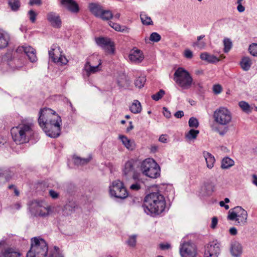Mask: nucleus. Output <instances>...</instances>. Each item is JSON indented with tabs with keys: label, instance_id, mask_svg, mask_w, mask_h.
I'll return each mask as SVG.
<instances>
[{
	"label": "nucleus",
	"instance_id": "3",
	"mask_svg": "<svg viewBox=\"0 0 257 257\" xmlns=\"http://www.w3.org/2000/svg\"><path fill=\"white\" fill-rule=\"evenodd\" d=\"M142 207L147 214L159 215L165 209V198L159 192L150 193L145 197Z\"/></svg>",
	"mask_w": 257,
	"mask_h": 257
},
{
	"label": "nucleus",
	"instance_id": "17",
	"mask_svg": "<svg viewBox=\"0 0 257 257\" xmlns=\"http://www.w3.org/2000/svg\"><path fill=\"white\" fill-rule=\"evenodd\" d=\"M215 189V183L212 181H207L201 187L200 193L203 196H209L212 194Z\"/></svg>",
	"mask_w": 257,
	"mask_h": 257
},
{
	"label": "nucleus",
	"instance_id": "37",
	"mask_svg": "<svg viewBox=\"0 0 257 257\" xmlns=\"http://www.w3.org/2000/svg\"><path fill=\"white\" fill-rule=\"evenodd\" d=\"M113 17L112 12L109 10H103L98 18L103 20H109Z\"/></svg>",
	"mask_w": 257,
	"mask_h": 257
},
{
	"label": "nucleus",
	"instance_id": "25",
	"mask_svg": "<svg viewBox=\"0 0 257 257\" xmlns=\"http://www.w3.org/2000/svg\"><path fill=\"white\" fill-rule=\"evenodd\" d=\"M52 212V208L50 206H44L42 204L38 212L37 216L42 217H46L50 215Z\"/></svg>",
	"mask_w": 257,
	"mask_h": 257
},
{
	"label": "nucleus",
	"instance_id": "6",
	"mask_svg": "<svg viewBox=\"0 0 257 257\" xmlns=\"http://www.w3.org/2000/svg\"><path fill=\"white\" fill-rule=\"evenodd\" d=\"M174 80L183 89H189L192 83V78L189 73L182 67L178 68L174 74Z\"/></svg>",
	"mask_w": 257,
	"mask_h": 257
},
{
	"label": "nucleus",
	"instance_id": "5",
	"mask_svg": "<svg viewBox=\"0 0 257 257\" xmlns=\"http://www.w3.org/2000/svg\"><path fill=\"white\" fill-rule=\"evenodd\" d=\"M142 173L150 178H157L160 175V167L156 162L152 158H147L141 164Z\"/></svg>",
	"mask_w": 257,
	"mask_h": 257
},
{
	"label": "nucleus",
	"instance_id": "43",
	"mask_svg": "<svg viewBox=\"0 0 257 257\" xmlns=\"http://www.w3.org/2000/svg\"><path fill=\"white\" fill-rule=\"evenodd\" d=\"M238 105L239 107L242 109V110L244 111H251L252 109H250V106L245 101H241L238 103Z\"/></svg>",
	"mask_w": 257,
	"mask_h": 257
},
{
	"label": "nucleus",
	"instance_id": "55",
	"mask_svg": "<svg viewBox=\"0 0 257 257\" xmlns=\"http://www.w3.org/2000/svg\"><path fill=\"white\" fill-rule=\"evenodd\" d=\"M184 56L188 59H191L193 57V53L191 51L186 49L184 51Z\"/></svg>",
	"mask_w": 257,
	"mask_h": 257
},
{
	"label": "nucleus",
	"instance_id": "51",
	"mask_svg": "<svg viewBox=\"0 0 257 257\" xmlns=\"http://www.w3.org/2000/svg\"><path fill=\"white\" fill-rule=\"evenodd\" d=\"M205 37L204 35H201L200 36H198L197 37V41L196 42H194L193 44L194 46H197L199 47H202V46H204L205 43L203 42H201L200 43L199 42V41H200L202 39H203Z\"/></svg>",
	"mask_w": 257,
	"mask_h": 257
},
{
	"label": "nucleus",
	"instance_id": "7",
	"mask_svg": "<svg viewBox=\"0 0 257 257\" xmlns=\"http://www.w3.org/2000/svg\"><path fill=\"white\" fill-rule=\"evenodd\" d=\"M247 213L240 206H236L231 211H228L227 219L236 221L235 225L243 226L247 222Z\"/></svg>",
	"mask_w": 257,
	"mask_h": 257
},
{
	"label": "nucleus",
	"instance_id": "4",
	"mask_svg": "<svg viewBox=\"0 0 257 257\" xmlns=\"http://www.w3.org/2000/svg\"><path fill=\"white\" fill-rule=\"evenodd\" d=\"M48 246L46 241L40 237L31 238V248L26 257H45L47 254Z\"/></svg>",
	"mask_w": 257,
	"mask_h": 257
},
{
	"label": "nucleus",
	"instance_id": "44",
	"mask_svg": "<svg viewBox=\"0 0 257 257\" xmlns=\"http://www.w3.org/2000/svg\"><path fill=\"white\" fill-rule=\"evenodd\" d=\"M248 51L253 56H257V43H252L249 46Z\"/></svg>",
	"mask_w": 257,
	"mask_h": 257
},
{
	"label": "nucleus",
	"instance_id": "2",
	"mask_svg": "<svg viewBox=\"0 0 257 257\" xmlns=\"http://www.w3.org/2000/svg\"><path fill=\"white\" fill-rule=\"evenodd\" d=\"M34 120L32 118L23 119L17 126L11 130L13 140L16 144L28 142L34 133Z\"/></svg>",
	"mask_w": 257,
	"mask_h": 257
},
{
	"label": "nucleus",
	"instance_id": "50",
	"mask_svg": "<svg viewBox=\"0 0 257 257\" xmlns=\"http://www.w3.org/2000/svg\"><path fill=\"white\" fill-rule=\"evenodd\" d=\"M222 88L220 84H215L213 86V91L214 94H218L221 93Z\"/></svg>",
	"mask_w": 257,
	"mask_h": 257
},
{
	"label": "nucleus",
	"instance_id": "32",
	"mask_svg": "<svg viewBox=\"0 0 257 257\" xmlns=\"http://www.w3.org/2000/svg\"><path fill=\"white\" fill-rule=\"evenodd\" d=\"M234 164V161L229 157L224 158L221 161V168L223 169H227Z\"/></svg>",
	"mask_w": 257,
	"mask_h": 257
},
{
	"label": "nucleus",
	"instance_id": "13",
	"mask_svg": "<svg viewBox=\"0 0 257 257\" xmlns=\"http://www.w3.org/2000/svg\"><path fill=\"white\" fill-rule=\"evenodd\" d=\"M3 62H6L10 67L14 70L19 69L22 67V65H17L20 61L19 59H15L13 57L12 52L10 51L2 56Z\"/></svg>",
	"mask_w": 257,
	"mask_h": 257
},
{
	"label": "nucleus",
	"instance_id": "31",
	"mask_svg": "<svg viewBox=\"0 0 257 257\" xmlns=\"http://www.w3.org/2000/svg\"><path fill=\"white\" fill-rule=\"evenodd\" d=\"M109 25L116 31L126 33H128L130 32V28L125 26H120L119 24L114 23L112 21L109 22Z\"/></svg>",
	"mask_w": 257,
	"mask_h": 257
},
{
	"label": "nucleus",
	"instance_id": "26",
	"mask_svg": "<svg viewBox=\"0 0 257 257\" xmlns=\"http://www.w3.org/2000/svg\"><path fill=\"white\" fill-rule=\"evenodd\" d=\"M119 138L121 141L123 145L130 151H133L135 149L136 145L134 141L128 139L124 136L120 135Z\"/></svg>",
	"mask_w": 257,
	"mask_h": 257
},
{
	"label": "nucleus",
	"instance_id": "12",
	"mask_svg": "<svg viewBox=\"0 0 257 257\" xmlns=\"http://www.w3.org/2000/svg\"><path fill=\"white\" fill-rule=\"evenodd\" d=\"M180 251L182 257H195L196 255L195 245L189 242L183 243Z\"/></svg>",
	"mask_w": 257,
	"mask_h": 257
},
{
	"label": "nucleus",
	"instance_id": "49",
	"mask_svg": "<svg viewBox=\"0 0 257 257\" xmlns=\"http://www.w3.org/2000/svg\"><path fill=\"white\" fill-rule=\"evenodd\" d=\"M28 15L31 22L33 23H35L36 20L37 14L33 10H31L29 11Z\"/></svg>",
	"mask_w": 257,
	"mask_h": 257
},
{
	"label": "nucleus",
	"instance_id": "53",
	"mask_svg": "<svg viewBox=\"0 0 257 257\" xmlns=\"http://www.w3.org/2000/svg\"><path fill=\"white\" fill-rule=\"evenodd\" d=\"M49 195L54 199H57L59 196V193L54 191V190H49Z\"/></svg>",
	"mask_w": 257,
	"mask_h": 257
},
{
	"label": "nucleus",
	"instance_id": "60",
	"mask_svg": "<svg viewBox=\"0 0 257 257\" xmlns=\"http://www.w3.org/2000/svg\"><path fill=\"white\" fill-rule=\"evenodd\" d=\"M214 130L217 132H218L219 133V134L220 135V136H224L226 133L227 132V128H224L222 131H219V129H218L217 128H215L214 129Z\"/></svg>",
	"mask_w": 257,
	"mask_h": 257
},
{
	"label": "nucleus",
	"instance_id": "23",
	"mask_svg": "<svg viewBox=\"0 0 257 257\" xmlns=\"http://www.w3.org/2000/svg\"><path fill=\"white\" fill-rule=\"evenodd\" d=\"M130 59L133 62L140 63L144 59L142 52L139 50H133L129 55Z\"/></svg>",
	"mask_w": 257,
	"mask_h": 257
},
{
	"label": "nucleus",
	"instance_id": "41",
	"mask_svg": "<svg viewBox=\"0 0 257 257\" xmlns=\"http://www.w3.org/2000/svg\"><path fill=\"white\" fill-rule=\"evenodd\" d=\"M140 18L142 23L145 25H151L153 24L151 18L145 13L141 14Z\"/></svg>",
	"mask_w": 257,
	"mask_h": 257
},
{
	"label": "nucleus",
	"instance_id": "18",
	"mask_svg": "<svg viewBox=\"0 0 257 257\" xmlns=\"http://www.w3.org/2000/svg\"><path fill=\"white\" fill-rule=\"evenodd\" d=\"M215 121L221 125L228 123L231 119L230 113H214Z\"/></svg>",
	"mask_w": 257,
	"mask_h": 257
},
{
	"label": "nucleus",
	"instance_id": "9",
	"mask_svg": "<svg viewBox=\"0 0 257 257\" xmlns=\"http://www.w3.org/2000/svg\"><path fill=\"white\" fill-rule=\"evenodd\" d=\"M109 192L111 196L121 199L126 198L128 195L123 183L118 180L112 183L109 187Z\"/></svg>",
	"mask_w": 257,
	"mask_h": 257
},
{
	"label": "nucleus",
	"instance_id": "63",
	"mask_svg": "<svg viewBox=\"0 0 257 257\" xmlns=\"http://www.w3.org/2000/svg\"><path fill=\"white\" fill-rule=\"evenodd\" d=\"M237 10L239 13L243 12L245 10V8L241 4H238Z\"/></svg>",
	"mask_w": 257,
	"mask_h": 257
},
{
	"label": "nucleus",
	"instance_id": "8",
	"mask_svg": "<svg viewBox=\"0 0 257 257\" xmlns=\"http://www.w3.org/2000/svg\"><path fill=\"white\" fill-rule=\"evenodd\" d=\"M137 161L130 159L126 161L122 167V174L126 179L131 178L132 180H137L141 177V174L136 169Z\"/></svg>",
	"mask_w": 257,
	"mask_h": 257
},
{
	"label": "nucleus",
	"instance_id": "62",
	"mask_svg": "<svg viewBox=\"0 0 257 257\" xmlns=\"http://www.w3.org/2000/svg\"><path fill=\"white\" fill-rule=\"evenodd\" d=\"M229 233L231 235H235L237 234V231L235 227H232L229 229Z\"/></svg>",
	"mask_w": 257,
	"mask_h": 257
},
{
	"label": "nucleus",
	"instance_id": "35",
	"mask_svg": "<svg viewBox=\"0 0 257 257\" xmlns=\"http://www.w3.org/2000/svg\"><path fill=\"white\" fill-rule=\"evenodd\" d=\"M8 4L11 10L14 12L18 11L21 6L19 0H9Z\"/></svg>",
	"mask_w": 257,
	"mask_h": 257
},
{
	"label": "nucleus",
	"instance_id": "57",
	"mask_svg": "<svg viewBox=\"0 0 257 257\" xmlns=\"http://www.w3.org/2000/svg\"><path fill=\"white\" fill-rule=\"evenodd\" d=\"M214 112H229L228 109L225 107H220L214 111Z\"/></svg>",
	"mask_w": 257,
	"mask_h": 257
},
{
	"label": "nucleus",
	"instance_id": "42",
	"mask_svg": "<svg viewBox=\"0 0 257 257\" xmlns=\"http://www.w3.org/2000/svg\"><path fill=\"white\" fill-rule=\"evenodd\" d=\"M133 180L134 181V183L130 185V189L134 191L140 190L141 188V184L142 182L141 177L137 180Z\"/></svg>",
	"mask_w": 257,
	"mask_h": 257
},
{
	"label": "nucleus",
	"instance_id": "14",
	"mask_svg": "<svg viewBox=\"0 0 257 257\" xmlns=\"http://www.w3.org/2000/svg\"><path fill=\"white\" fill-rule=\"evenodd\" d=\"M6 243L5 241L1 240L0 241V253L3 257H20V252L15 248L7 247L3 249L2 246Z\"/></svg>",
	"mask_w": 257,
	"mask_h": 257
},
{
	"label": "nucleus",
	"instance_id": "38",
	"mask_svg": "<svg viewBox=\"0 0 257 257\" xmlns=\"http://www.w3.org/2000/svg\"><path fill=\"white\" fill-rule=\"evenodd\" d=\"M146 81V77L144 76H141L136 79L135 80V85L136 87L139 88H142L144 87Z\"/></svg>",
	"mask_w": 257,
	"mask_h": 257
},
{
	"label": "nucleus",
	"instance_id": "27",
	"mask_svg": "<svg viewBox=\"0 0 257 257\" xmlns=\"http://www.w3.org/2000/svg\"><path fill=\"white\" fill-rule=\"evenodd\" d=\"M200 58L201 60L206 61L209 63H214L218 62L219 59L213 55H210L207 52L201 53Z\"/></svg>",
	"mask_w": 257,
	"mask_h": 257
},
{
	"label": "nucleus",
	"instance_id": "39",
	"mask_svg": "<svg viewBox=\"0 0 257 257\" xmlns=\"http://www.w3.org/2000/svg\"><path fill=\"white\" fill-rule=\"evenodd\" d=\"M91 159L89 158H81L78 157L74 158V163L76 165H84L88 163Z\"/></svg>",
	"mask_w": 257,
	"mask_h": 257
},
{
	"label": "nucleus",
	"instance_id": "59",
	"mask_svg": "<svg viewBox=\"0 0 257 257\" xmlns=\"http://www.w3.org/2000/svg\"><path fill=\"white\" fill-rule=\"evenodd\" d=\"M167 135H162L160 136L159 139V141L163 143H166L167 142Z\"/></svg>",
	"mask_w": 257,
	"mask_h": 257
},
{
	"label": "nucleus",
	"instance_id": "48",
	"mask_svg": "<svg viewBox=\"0 0 257 257\" xmlns=\"http://www.w3.org/2000/svg\"><path fill=\"white\" fill-rule=\"evenodd\" d=\"M136 238L137 235H133L130 236L128 239L127 241V244L132 247H134L136 244Z\"/></svg>",
	"mask_w": 257,
	"mask_h": 257
},
{
	"label": "nucleus",
	"instance_id": "16",
	"mask_svg": "<svg viewBox=\"0 0 257 257\" xmlns=\"http://www.w3.org/2000/svg\"><path fill=\"white\" fill-rule=\"evenodd\" d=\"M61 5L73 13H77L79 11V7L74 0H61Z\"/></svg>",
	"mask_w": 257,
	"mask_h": 257
},
{
	"label": "nucleus",
	"instance_id": "54",
	"mask_svg": "<svg viewBox=\"0 0 257 257\" xmlns=\"http://www.w3.org/2000/svg\"><path fill=\"white\" fill-rule=\"evenodd\" d=\"M56 62H60L62 64H66L68 62V60L65 57L61 55L59 58H57Z\"/></svg>",
	"mask_w": 257,
	"mask_h": 257
},
{
	"label": "nucleus",
	"instance_id": "19",
	"mask_svg": "<svg viewBox=\"0 0 257 257\" xmlns=\"http://www.w3.org/2000/svg\"><path fill=\"white\" fill-rule=\"evenodd\" d=\"M47 20L51 25L55 28H59L61 26V21L59 16L54 12L49 13L47 15Z\"/></svg>",
	"mask_w": 257,
	"mask_h": 257
},
{
	"label": "nucleus",
	"instance_id": "21",
	"mask_svg": "<svg viewBox=\"0 0 257 257\" xmlns=\"http://www.w3.org/2000/svg\"><path fill=\"white\" fill-rule=\"evenodd\" d=\"M99 61V63L96 66H91L89 61H87L85 65L84 69L87 72L88 75L93 74L101 70L100 66L101 65L102 62L100 59L96 58Z\"/></svg>",
	"mask_w": 257,
	"mask_h": 257
},
{
	"label": "nucleus",
	"instance_id": "28",
	"mask_svg": "<svg viewBox=\"0 0 257 257\" xmlns=\"http://www.w3.org/2000/svg\"><path fill=\"white\" fill-rule=\"evenodd\" d=\"M10 41V36L7 33H0V49L6 48Z\"/></svg>",
	"mask_w": 257,
	"mask_h": 257
},
{
	"label": "nucleus",
	"instance_id": "1",
	"mask_svg": "<svg viewBox=\"0 0 257 257\" xmlns=\"http://www.w3.org/2000/svg\"><path fill=\"white\" fill-rule=\"evenodd\" d=\"M38 122L48 137L56 138L60 135L62 119L58 113H39Z\"/></svg>",
	"mask_w": 257,
	"mask_h": 257
},
{
	"label": "nucleus",
	"instance_id": "33",
	"mask_svg": "<svg viewBox=\"0 0 257 257\" xmlns=\"http://www.w3.org/2000/svg\"><path fill=\"white\" fill-rule=\"evenodd\" d=\"M199 134V131L198 130L191 129L185 133V139L188 141L194 140L197 138Z\"/></svg>",
	"mask_w": 257,
	"mask_h": 257
},
{
	"label": "nucleus",
	"instance_id": "22",
	"mask_svg": "<svg viewBox=\"0 0 257 257\" xmlns=\"http://www.w3.org/2000/svg\"><path fill=\"white\" fill-rule=\"evenodd\" d=\"M88 8L90 12L96 17H98L101 14L102 7L98 3H91L89 4Z\"/></svg>",
	"mask_w": 257,
	"mask_h": 257
},
{
	"label": "nucleus",
	"instance_id": "15",
	"mask_svg": "<svg viewBox=\"0 0 257 257\" xmlns=\"http://www.w3.org/2000/svg\"><path fill=\"white\" fill-rule=\"evenodd\" d=\"M16 51L17 52L22 51L24 52L31 62H35L37 60L36 50L31 46L19 47L17 48Z\"/></svg>",
	"mask_w": 257,
	"mask_h": 257
},
{
	"label": "nucleus",
	"instance_id": "61",
	"mask_svg": "<svg viewBox=\"0 0 257 257\" xmlns=\"http://www.w3.org/2000/svg\"><path fill=\"white\" fill-rule=\"evenodd\" d=\"M42 4L41 0H30L29 4L31 6L34 5H40Z\"/></svg>",
	"mask_w": 257,
	"mask_h": 257
},
{
	"label": "nucleus",
	"instance_id": "64",
	"mask_svg": "<svg viewBox=\"0 0 257 257\" xmlns=\"http://www.w3.org/2000/svg\"><path fill=\"white\" fill-rule=\"evenodd\" d=\"M49 257H63V256L60 253L54 252Z\"/></svg>",
	"mask_w": 257,
	"mask_h": 257
},
{
	"label": "nucleus",
	"instance_id": "29",
	"mask_svg": "<svg viewBox=\"0 0 257 257\" xmlns=\"http://www.w3.org/2000/svg\"><path fill=\"white\" fill-rule=\"evenodd\" d=\"M252 64V63L251 59L247 56L243 57L240 61L241 68L243 70L245 71L249 70Z\"/></svg>",
	"mask_w": 257,
	"mask_h": 257
},
{
	"label": "nucleus",
	"instance_id": "34",
	"mask_svg": "<svg viewBox=\"0 0 257 257\" xmlns=\"http://www.w3.org/2000/svg\"><path fill=\"white\" fill-rule=\"evenodd\" d=\"M130 110L131 112H141L142 106L140 101L138 100H134L130 106Z\"/></svg>",
	"mask_w": 257,
	"mask_h": 257
},
{
	"label": "nucleus",
	"instance_id": "20",
	"mask_svg": "<svg viewBox=\"0 0 257 257\" xmlns=\"http://www.w3.org/2000/svg\"><path fill=\"white\" fill-rule=\"evenodd\" d=\"M230 250L232 256L239 257L242 252V245L239 242L234 241L231 243Z\"/></svg>",
	"mask_w": 257,
	"mask_h": 257
},
{
	"label": "nucleus",
	"instance_id": "11",
	"mask_svg": "<svg viewBox=\"0 0 257 257\" xmlns=\"http://www.w3.org/2000/svg\"><path fill=\"white\" fill-rule=\"evenodd\" d=\"M220 252V244L217 240L213 241L205 246L204 256L217 257Z\"/></svg>",
	"mask_w": 257,
	"mask_h": 257
},
{
	"label": "nucleus",
	"instance_id": "40",
	"mask_svg": "<svg viewBox=\"0 0 257 257\" xmlns=\"http://www.w3.org/2000/svg\"><path fill=\"white\" fill-rule=\"evenodd\" d=\"M223 45L224 53H228L232 47V43L230 39L225 38L223 40Z\"/></svg>",
	"mask_w": 257,
	"mask_h": 257
},
{
	"label": "nucleus",
	"instance_id": "52",
	"mask_svg": "<svg viewBox=\"0 0 257 257\" xmlns=\"http://www.w3.org/2000/svg\"><path fill=\"white\" fill-rule=\"evenodd\" d=\"M55 48L53 47H51V50L49 51V56L54 62L56 63L57 61V58L55 57V54L54 51Z\"/></svg>",
	"mask_w": 257,
	"mask_h": 257
},
{
	"label": "nucleus",
	"instance_id": "10",
	"mask_svg": "<svg viewBox=\"0 0 257 257\" xmlns=\"http://www.w3.org/2000/svg\"><path fill=\"white\" fill-rule=\"evenodd\" d=\"M96 43L105 52L113 54L114 52V45L110 39L107 37H99L95 38Z\"/></svg>",
	"mask_w": 257,
	"mask_h": 257
},
{
	"label": "nucleus",
	"instance_id": "58",
	"mask_svg": "<svg viewBox=\"0 0 257 257\" xmlns=\"http://www.w3.org/2000/svg\"><path fill=\"white\" fill-rule=\"evenodd\" d=\"M159 246H160V248L161 249L166 250V249L169 248L170 247L171 245L169 243H166V244L160 243L159 244Z\"/></svg>",
	"mask_w": 257,
	"mask_h": 257
},
{
	"label": "nucleus",
	"instance_id": "36",
	"mask_svg": "<svg viewBox=\"0 0 257 257\" xmlns=\"http://www.w3.org/2000/svg\"><path fill=\"white\" fill-rule=\"evenodd\" d=\"M78 208V205L75 201H70L65 206L64 209L69 212H73Z\"/></svg>",
	"mask_w": 257,
	"mask_h": 257
},
{
	"label": "nucleus",
	"instance_id": "45",
	"mask_svg": "<svg viewBox=\"0 0 257 257\" xmlns=\"http://www.w3.org/2000/svg\"><path fill=\"white\" fill-rule=\"evenodd\" d=\"M165 94V92L163 89H160L158 92L152 95V98L155 100L158 101Z\"/></svg>",
	"mask_w": 257,
	"mask_h": 257
},
{
	"label": "nucleus",
	"instance_id": "30",
	"mask_svg": "<svg viewBox=\"0 0 257 257\" xmlns=\"http://www.w3.org/2000/svg\"><path fill=\"white\" fill-rule=\"evenodd\" d=\"M203 155L205 159L207 167L209 169L212 168L215 162L214 157L210 153L206 151L203 152Z\"/></svg>",
	"mask_w": 257,
	"mask_h": 257
},
{
	"label": "nucleus",
	"instance_id": "24",
	"mask_svg": "<svg viewBox=\"0 0 257 257\" xmlns=\"http://www.w3.org/2000/svg\"><path fill=\"white\" fill-rule=\"evenodd\" d=\"M42 203V202L33 200L29 204V209L33 215L37 216L38 212Z\"/></svg>",
	"mask_w": 257,
	"mask_h": 257
},
{
	"label": "nucleus",
	"instance_id": "56",
	"mask_svg": "<svg viewBox=\"0 0 257 257\" xmlns=\"http://www.w3.org/2000/svg\"><path fill=\"white\" fill-rule=\"evenodd\" d=\"M218 222V219L216 217H213L212 218L211 224L210 225L211 228H215Z\"/></svg>",
	"mask_w": 257,
	"mask_h": 257
},
{
	"label": "nucleus",
	"instance_id": "47",
	"mask_svg": "<svg viewBox=\"0 0 257 257\" xmlns=\"http://www.w3.org/2000/svg\"><path fill=\"white\" fill-rule=\"evenodd\" d=\"M189 126L191 127L197 128L199 125L198 120L195 117H191L188 121Z\"/></svg>",
	"mask_w": 257,
	"mask_h": 257
},
{
	"label": "nucleus",
	"instance_id": "46",
	"mask_svg": "<svg viewBox=\"0 0 257 257\" xmlns=\"http://www.w3.org/2000/svg\"><path fill=\"white\" fill-rule=\"evenodd\" d=\"M161 37L160 34L156 32L152 33L150 36V40L154 42H158L160 41Z\"/></svg>",
	"mask_w": 257,
	"mask_h": 257
}]
</instances>
